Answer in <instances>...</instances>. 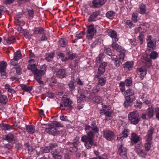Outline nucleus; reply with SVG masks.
Returning <instances> with one entry per match:
<instances>
[{
	"instance_id": "obj_58",
	"label": "nucleus",
	"mask_w": 159,
	"mask_h": 159,
	"mask_svg": "<svg viewBox=\"0 0 159 159\" xmlns=\"http://www.w3.org/2000/svg\"><path fill=\"white\" fill-rule=\"evenodd\" d=\"M125 84L127 86H130L132 84V80H126L125 81Z\"/></svg>"
},
{
	"instance_id": "obj_1",
	"label": "nucleus",
	"mask_w": 159,
	"mask_h": 159,
	"mask_svg": "<svg viewBox=\"0 0 159 159\" xmlns=\"http://www.w3.org/2000/svg\"><path fill=\"white\" fill-rule=\"evenodd\" d=\"M85 129L86 130H90L87 134L84 135L81 137V141L84 143L85 147L89 149L92 146L96 145V143L94 141L93 138L95 133H98L99 129L97 126L95 121H93L91 124V126L89 125L85 126Z\"/></svg>"
},
{
	"instance_id": "obj_15",
	"label": "nucleus",
	"mask_w": 159,
	"mask_h": 159,
	"mask_svg": "<svg viewBox=\"0 0 159 159\" xmlns=\"http://www.w3.org/2000/svg\"><path fill=\"white\" fill-rule=\"evenodd\" d=\"M106 1V0H93V6L95 7H99L100 6L103 5Z\"/></svg>"
},
{
	"instance_id": "obj_56",
	"label": "nucleus",
	"mask_w": 159,
	"mask_h": 159,
	"mask_svg": "<svg viewBox=\"0 0 159 159\" xmlns=\"http://www.w3.org/2000/svg\"><path fill=\"white\" fill-rule=\"evenodd\" d=\"M102 112L104 113V114L105 115V116L108 117L110 116L111 114L110 110H106L105 111L104 110Z\"/></svg>"
},
{
	"instance_id": "obj_2",
	"label": "nucleus",
	"mask_w": 159,
	"mask_h": 159,
	"mask_svg": "<svg viewBox=\"0 0 159 159\" xmlns=\"http://www.w3.org/2000/svg\"><path fill=\"white\" fill-rule=\"evenodd\" d=\"M104 56L103 54H100L96 58V62L97 66H99L98 68V73L99 74H102L105 71V67L107 66V63L106 62H102Z\"/></svg>"
},
{
	"instance_id": "obj_35",
	"label": "nucleus",
	"mask_w": 159,
	"mask_h": 159,
	"mask_svg": "<svg viewBox=\"0 0 159 159\" xmlns=\"http://www.w3.org/2000/svg\"><path fill=\"white\" fill-rule=\"evenodd\" d=\"M108 34L112 38L115 39V41H118V39L116 38L117 35L116 32L110 30Z\"/></svg>"
},
{
	"instance_id": "obj_40",
	"label": "nucleus",
	"mask_w": 159,
	"mask_h": 159,
	"mask_svg": "<svg viewBox=\"0 0 159 159\" xmlns=\"http://www.w3.org/2000/svg\"><path fill=\"white\" fill-rule=\"evenodd\" d=\"M137 152L140 156L142 157H145L147 154V153L144 150L140 149L138 150Z\"/></svg>"
},
{
	"instance_id": "obj_42",
	"label": "nucleus",
	"mask_w": 159,
	"mask_h": 159,
	"mask_svg": "<svg viewBox=\"0 0 159 159\" xmlns=\"http://www.w3.org/2000/svg\"><path fill=\"white\" fill-rule=\"evenodd\" d=\"M106 82V79L105 77H102L99 78L98 80V85H104Z\"/></svg>"
},
{
	"instance_id": "obj_25",
	"label": "nucleus",
	"mask_w": 159,
	"mask_h": 159,
	"mask_svg": "<svg viewBox=\"0 0 159 159\" xmlns=\"http://www.w3.org/2000/svg\"><path fill=\"white\" fill-rule=\"evenodd\" d=\"M123 94L124 96H125V97H135L134 96V91L130 89L127 90Z\"/></svg>"
},
{
	"instance_id": "obj_30",
	"label": "nucleus",
	"mask_w": 159,
	"mask_h": 159,
	"mask_svg": "<svg viewBox=\"0 0 159 159\" xmlns=\"http://www.w3.org/2000/svg\"><path fill=\"white\" fill-rule=\"evenodd\" d=\"M21 87L22 89L24 91L30 93L32 90L33 87L28 86L26 85L21 84Z\"/></svg>"
},
{
	"instance_id": "obj_34",
	"label": "nucleus",
	"mask_w": 159,
	"mask_h": 159,
	"mask_svg": "<svg viewBox=\"0 0 159 159\" xmlns=\"http://www.w3.org/2000/svg\"><path fill=\"white\" fill-rule=\"evenodd\" d=\"M7 97L4 95H1L0 96V102L2 104H6L7 102Z\"/></svg>"
},
{
	"instance_id": "obj_17",
	"label": "nucleus",
	"mask_w": 159,
	"mask_h": 159,
	"mask_svg": "<svg viewBox=\"0 0 159 159\" xmlns=\"http://www.w3.org/2000/svg\"><path fill=\"white\" fill-rule=\"evenodd\" d=\"M100 11H96L93 12L89 17L88 20L90 22L95 21L97 16L100 14Z\"/></svg>"
},
{
	"instance_id": "obj_20",
	"label": "nucleus",
	"mask_w": 159,
	"mask_h": 159,
	"mask_svg": "<svg viewBox=\"0 0 159 159\" xmlns=\"http://www.w3.org/2000/svg\"><path fill=\"white\" fill-rule=\"evenodd\" d=\"M15 38L12 36L7 39H4L3 40V43L5 44H9L12 43L15 41Z\"/></svg>"
},
{
	"instance_id": "obj_22",
	"label": "nucleus",
	"mask_w": 159,
	"mask_h": 159,
	"mask_svg": "<svg viewBox=\"0 0 159 159\" xmlns=\"http://www.w3.org/2000/svg\"><path fill=\"white\" fill-rule=\"evenodd\" d=\"M139 137L134 133H132L131 135V142L134 143H137L139 141Z\"/></svg>"
},
{
	"instance_id": "obj_31",
	"label": "nucleus",
	"mask_w": 159,
	"mask_h": 159,
	"mask_svg": "<svg viewBox=\"0 0 159 159\" xmlns=\"http://www.w3.org/2000/svg\"><path fill=\"white\" fill-rule=\"evenodd\" d=\"M67 40L64 38H61L59 40V44L61 47H65L67 44Z\"/></svg>"
},
{
	"instance_id": "obj_9",
	"label": "nucleus",
	"mask_w": 159,
	"mask_h": 159,
	"mask_svg": "<svg viewBox=\"0 0 159 159\" xmlns=\"http://www.w3.org/2000/svg\"><path fill=\"white\" fill-rule=\"evenodd\" d=\"M125 100L123 104L125 107H128L132 106L134 101L135 100V97H125Z\"/></svg>"
},
{
	"instance_id": "obj_36",
	"label": "nucleus",
	"mask_w": 159,
	"mask_h": 159,
	"mask_svg": "<svg viewBox=\"0 0 159 159\" xmlns=\"http://www.w3.org/2000/svg\"><path fill=\"white\" fill-rule=\"evenodd\" d=\"M154 110L152 108H148L147 111V115L149 117H152L154 115Z\"/></svg>"
},
{
	"instance_id": "obj_44",
	"label": "nucleus",
	"mask_w": 159,
	"mask_h": 159,
	"mask_svg": "<svg viewBox=\"0 0 159 159\" xmlns=\"http://www.w3.org/2000/svg\"><path fill=\"white\" fill-rule=\"evenodd\" d=\"M146 141L147 143L145 144V148L146 150L148 151L150 150L151 148V145L152 141Z\"/></svg>"
},
{
	"instance_id": "obj_48",
	"label": "nucleus",
	"mask_w": 159,
	"mask_h": 159,
	"mask_svg": "<svg viewBox=\"0 0 159 159\" xmlns=\"http://www.w3.org/2000/svg\"><path fill=\"white\" fill-rule=\"evenodd\" d=\"M150 56L151 58L155 59L158 56V53L156 52L153 51L150 54Z\"/></svg>"
},
{
	"instance_id": "obj_38",
	"label": "nucleus",
	"mask_w": 159,
	"mask_h": 159,
	"mask_svg": "<svg viewBox=\"0 0 159 159\" xmlns=\"http://www.w3.org/2000/svg\"><path fill=\"white\" fill-rule=\"evenodd\" d=\"M21 53L20 51H17L14 54V58L16 61H17L19 59L21 58Z\"/></svg>"
},
{
	"instance_id": "obj_63",
	"label": "nucleus",
	"mask_w": 159,
	"mask_h": 159,
	"mask_svg": "<svg viewBox=\"0 0 159 159\" xmlns=\"http://www.w3.org/2000/svg\"><path fill=\"white\" fill-rule=\"evenodd\" d=\"M126 24L130 28L134 26L133 24L130 20H127L126 22Z\"/></svg>"
},
{
	"instance_id": "obj_14",
	"label": "nucleus",
	"mask_w": 159,
	"mask_h": 159,
	"mask_svg": "<svg viewBox=\"0 0 159 159\" xmlns=\"http://www.w3.org/2000/svg\"><path fill=\"white\" fill-rule=\"evenodd\" d=\"M7 63L5 61H2L0 63V73L1 76H5L6 73L5 72Z\"/></svg>"
},
{
	"instance_id": "obj_19",
	"label": "nucleus",
	"mask_w": 159,
	"mask_h": 159,
	"mask_svg": "<svg viewBox=\"0 0 159 159\" xmlns=\"http://www.w3.org/2000/svg\"><path fill=\"white\" fill-rule=\"evenodd\" d=\"M128 132V130L125 129L123 132L119 134L117 137V139L122 140L125 138H126L128 136V134H127Z\"/></svg>"
},
{
	"instance_id": "obj_28",
	"label": "nucleus",
	"mask_w": 159,
	"mask_h": 159,
	"mask_svg": "<svg viewBox=\"0 0 159 159\" xmlns=\"http://www.w3.org/2000/svg\"><path fill=\"white\" fill-rule=\"evenodd\" d=\"M151 58L150 56L148 55L144 57V60L146 62V66L148 67H149L152 65Z\"/></svg>"
},
{
	"instance_id": "obj_13",
	"label": "nucleus",
	"mask_w": 159,
	"mask_h": 159,
	"mask_svg": "<svg viewBox=\"0 0 159 159\" xmlns=\"http://www.w3.org/2000/svg\"><path fill=\"white\" fill-rule=\"evenodd\" d=\"M104 137L107 140L110 141L114 136V133L110 130H106L103 131Z\"/></svg>"
},
{
	"instance_id": "obj_52",
	"label": "nucleus",
	"mask_w": 159,
	"mask_h": 159,
	"mask_svg": "<svg viewBox=\"0 0 159 159\" xmlns=\"http://www.w3.org/2000/svg\"><path fill=\"white\" fill-rule=\"evenodd\" d=\"M23 16V15L22 14H19L17 15L16 17H15V23H19V21H20V20L19 19V18H21V17Z\"/></svg>"
},
{
	"instance_id": "obj_53",
	"label": "nucleus",
	"mask_w": 159,
	"mask_h": 159,
	"mask_svg": "<svg viewBox=\"0 0 159 159\" xmlns=\"http://www.w3.org/2000/svg\"><path fill=\"white\" fill-rule=\"evenodd\" d=\"M100 89L99 86L98 85H96L93 88L92 91L93 93H96L99 91Z\"/></svg>"
},
{
	"instance_id": "obj_33",
	"label": "nucleus",
	"mask_w": 159,
	"mask_h": 159,
	"mask_svg": "<svg viewBox=\"0 0 159 159\" xmlns=\"http://www.w3.org/2000/svg\"><path fill=\"white\" fill-rule=\"evenodd\" d=\"M28 69L31 70L34 73L38 70L35 64H29L28 66Z\"/></svg>"
},
{
	"instance_id": "obj_41",
	"label": "nucleus",
	"mask_w": 159,
	"mask_h": 159,
	"mask_svg": "<svg viewBox=\"0 0 159 159\" xmlns=\"http://www.w3.org/2000/svg\"><path fill=\"white\" fill-rule=\"evenodd\" d=\"M24 37L26 38L29 39H31V36H32L31 34H30L29 32L26 30H25V31L22 33Z\"/></svg>"
},
{
	"instance_id": "obj_26",
	"label": "nucleus",
	"mask_w": 159,
	"mask_h": 159,
	"mask_svg": "<svg viewBox=\"0 0 159 159\" xmlns=\"http://www.w3.org/2000/svg\"><path fill=\"white\" fill-rule=\"evenodd\" d=\"M139 13L142 14H147L148 12L147 11L146 7L145 5L141 4L139 6Z\"/></svg>"
},
{
	"instance_id": "obj_8",
	"label": "nucleus",
	"mask_w": 159,
	"mask_h": 159,
	"mask_svg": "<svg viewBox=\"0 0 159 159\" xmlns=\"http://www.w3.org/2000/svg\"><path fill=\"white\" fill-rule=\"evenodd\" d=\"M43 125L47 126L45 129V131L47 133L53 135L56 134L57 133V128L54 127L51 123L50 124H43Z\"/></svg>"
},
{
	"instance_id": "obj_5",
	"label": "nucleus",
	"mask_w": 159,
	"mask_h": 159,
	"mask_svg": "<svg viewBox=\"0 0 159 159\" xmlns=\"http://www.w3.org/2000/svg\"><path fill=\"white\" fill-rule=\"evenodd\" d=\"M72 101L70 99H65L61 103L60 108L62 110H64L66 108L70 110L72 108Z\"/></svg>"
},
{
	"instance_id": "obj_16",
	"label": "nucleus",
	"mask_w": 159,
	"mask_h": 159,
	"mask_svg": "<svg viewBox=\"0 0 159 159\" xmlns=\"http://www.w3.org/2000/svg\"><path fill=\"white\" fill-rule=\"evenodd\" d=\"M111 47L113 49L120 52V53L122 52H125V49L122 48L121 46L119 45L115 42H113L112 43L111 45Z\"/></svg>"
},
{
	"instance_id": "obj_24",
	"label": "nucleus",
	"mask_w": 159,
	"mask_h": 159,
	"mask_svg": "<svg viewBox=\"0 0 159 159\" xmlns=\"http://www.w3.org/2000/svg\"><path fill=\"white\" fill-rule=\"evenodd\" d=\"M14 135L12 133H9L7 135L3 136V138L4 140H7L9 142L12 141L14 139Z\"/></svg>"
},
{
	"instance_id": "obj_61",
	"label": "nucleus",
	"mask_w": 159,
	"mask_h": 159,
	"mask_svg": "<svg viewBox=\"0 0 159 159\" xmlns=\"http://www.w3.org/2000/svg\"><path fill=\"white\" fill-rule=\"evenodd\" d=\"M15 0H5L3 1V3L6 5L10 4L13 3Z\"/></svg>"
},
{
	"instance_id": "obj_21",
	"label": "nucleus",
	"mask_w": 159,
	"mask_h": 159,
	"mask_svg": "<svg viewBox=\"0 0 159 159\" xmlns=\"http://www.w3.org/2000/svg\"><path fill=\"white\" fill-rule=\"evenodd\" d=\"M137 72L140 75V78L143 79L146 75L147 70L145 67H142L138 69Z\"/></svg>"
},
{
	"instance_id": "obj_4",
	"label": "nucleus",
	"mask_w": 159,
	"mask_h": 159,
	"mask_svg": "<svg viewBox=\"0 0 159 159\" xmlns=\"http://www.w3.org/2000/svg\"><path fill=\"white\" fill-rule=\"evenodd\" d=\"M128 119L131 123L136 125L139 123L140 117L137 111H134L129 114Z\"/></svg>"
},
{
	"instance_id": "obj_60",
	"label": "nucleus",
	"mask_w": 159,
	"mask_h": 159,
	"mask_svg": "<svg viewBox=\"0 0 159 159\" xmlns=\"http://www.w3.org/2000/svg\"><path fill=\"white\" fill-rule=\"evenodd\" d=\"M144 37V35L142 34H140L138 37V38L140 40V43L142 44L143 43V40Z\"/></svg>"
},
{
	"instance_id": "obj_23",
	"label": "nucleus",
	"mask_w": 159,
	"mask_h": 159,
	"mask_svg": "<svg viewBox=\"0 0 159 159\" xmlns=\"http://www.w3.org/2000/svg\"><path fill=\"white\" fill-rule=\"evenodd\" d=\"M51 152L55 159H61V155L57 149L53 150Z\"/></svg>"
},
{
	"instance_id": "obj_6",
	"label": "nucleus",
	"mask_w": 159,
	"mask_h": 159,
	"mask_svg": "<svg viewBox=\"0 0 159 159\" xmlns=\"http://www.w3.org/2000/svg\"><path fill=\"white\" fill-rule=\"evenodd\" d=\"M79 138L78 137H76L74 139V142L73 143L68 142V144L71 147L69 148V151L71 152H76L77 151L78 148L77 145L79 143Z\"/></svg>"
},
{
	"instance_id": "obj_50",
	"label": "nucleus",
	"mask_w": 159,
	"mask_h": 159,
	"mask_svg": "<svg viewBox=\"0 0 159 159\" xmlns=\"http://www.w3.org/2000/svg\"><path fill=\"white\" fill-rule=\"evenodd\" d=\"M58 56H59V57H61V60L63 61H66L68 60V59L67 58V57H65L64 54L62 53H59Z\"/></svg>"
},
{
	"instance_id": "obj_64",
	"label": "nucleus",
	"mask_w": 159,
	"mask_h": 159,
	"mask_svg": "<svg viewBox=\"0 0 159 159\" xmlns=\"http://www.w3.org/2000/svg\"><path fill=\"white\" fill-rule=\"evenodd\" d=\"M76 55V54L75 53L71 54L69 55L68 57L67 58L68 59V60H73L75 57Z\"/></svg>"
},
{
	"instance_id": "obj_37",
	"label": "nucleus",
	"mask_w": 159,
	"mask_h": 159,
	"mask_svg": "<svg viewBox=\"0 0 159 159\" xmlns=\"http://www.w3.org/2000/svg\"><path fill=\"white\" fill-rule=\"evenodd\" d=\"M54 53L51 52L48 54H46V55L45 59L48 61H51L54 56Z\"/></svg>"
},
{
	"instance_id": "obj_11",
	"label": "nucleus",
	"mask_w": 159,
	"mask_h": 159,
	"mask_svg": "<svg viewBox=\"0 0 159 159\" xmlns=\"http://www.w3.org/2000/svg\"><path fill=\"white\" fill-rule=\"evenodd\" d=\"M118 152L123 158H127V149L124 147L123 145L121 144L120 145L118 149Z\"/></svg>"
},
{
	"instance_id": "obj_12",
	"label": "nucleus",
	"mask_w": 159,
	"mask_h": 159,
	"mask_svg": "<svg viewBox=\"0 0 159 159\" xmlns=\"http://www.w3.org/2000/svg\"><path fill=\"white\" fill-rule=\"evenodd\" d=\"M152 38L151 36H149L148 37L147 39L148 47L153 49L156 47V41L154 39H152Z\"/></svg>"
},
{
	"instance_id": "obj_47",
	"label": "nucleus",
	"mask_w": 159,
	"mask_h": 159,
	"mask_svg": "<svg viewBox=\"0 0 159 159\" xmlns=\"http://www.w3.org/2000/svg\"><path fill=\"white\" fill-rule=\"evenodd\" d=\"M51 124L54 127L56 128H57V127H61L62 126L61 124L58 122L53 121L52 123Z\"/></svg>"
},
{
	"instance_id": "obj_45",
	"label": "nucleus",
	"mask_w": 159,
	"mask_h": 159,
	"mask_svg": "<svg viewBox=\"0 0 159 159\" xmlns=\"http://www.w3.org/2000/svg\"><path fill=\"white\" fill-rule=\"evenodd\" d=\"M92 100L95 102L99 103L101 101V98L100 96H97L94 97Z\"/></svg>"
},
{
	"instance_id": "obj_43",
	"label": "nucleus",
	"mask_w": 159,
	"mask_h": 159,
	"mask_svg": "<svg viewBox=\"0 0 159 159\" xmlns=\"http://www.w3.org/2000/svg\"><path fill=\"white\" fill-rule=\"evenodd\" d=\"M133 66V64L132 62H127L125 65L124 67L125 69H129L130 68H131Z\"/></svg>"
},
{
	"instance_id": "obj_3",
	"label": "nucleus",
	"mask_w": 159,
	"mask_h": 159,
	"mask_svg": "<svg viewBox=\"0 0 159 159\" xmlns=\"http://www.w3.org/2000/svg\"><path fill=\"white\" fill-rule=\"evenodd\" d=\"M51 70L53 72L55 75L58 78L62 79L66 77V72L65 69H58L55 67H51Z\"/></svg>"
},
{
	"instance_id": "obj_49",
	"label": "nucleus",
	"mask_w": 159,
	"mask_h": 159,
	"mask_svg": "<svg viewBox=\"0 0 159 159\" xmlns=\"http://www.w3.org/2000/svg\"><path fill=\"white\" fill-rule=\"evenodd\" d=\"M86 98V97L84 95L81 94L79 98H78L77 102H80L82 101L85 100Z\"/></svg>"
},
{
	"instance_id": "obj_29",
	"label": "nucleus",
	"mask_w": 159,
	"mask_h": 159,
	"mask_svg": "<svg viewBox=\"0 0 159 159\" xmlns=\"http://www.w3.org/2000/svg\"><path fill=\"white\" fill-rule=\"evenodd\" d=\"M44 70H37L36 72H35L34 74V77L35 78H37L38 77L42 78V76L44 74Z\"/></svg>"
},
{
	"instance_id": "obj_18",
	"label": "nucleus",
	"mask_w": 159,
	"mask_h": 159,
	"mask_svg": "<svg viewBox=\"0 0 159 159\" xmlns=\"http://www.w3.org/2000/svg\"><path fill=\"white\" fill-rule=\"evenodd\" d=\"M154 129L153 128H151L149 129L147 133V134L145 137L146 141H150L152 140V135L154 133Z\"/></svg>"
},
{
	"instance_id": "obj_7",
	"label": "nucleus",
	"mask_w": 159,
	"mask_h": 159,
	"mask_svg": "<svg viewBox=\"0 0 159 159\" xmlns=\"http://www.w3.org/2000/svg\"><path fill=\"white\" fill-rule=\"evenodd\" d=\"M87 34L86 37L88 39H92L94 34L96 32V30L94 27V25H91L89 26L87 29Z\"/></svg>"
},
{
	"instance_id": "obj_51",
	"label": "nucleus",
	"mask_w": 159,
	"mask_h": 159,
	"mask_svg": "<svg viewBox=\"0 0 159 159\" xmlns=\"http://www.w3.org/2000/svg\"><path fill=\"white\" fill-rule=\"evenodd\" d=\"M70 66L72 69L74 70H76L78 68V62L76 61H75L74 65H71Z\"/></svg>"
},
{
	"instance_id": "obj_27",
	"label": "nucleus",
	"mask_w": 159,
	"mask_h": 159,
	"mask_svg": "<svg viewBox=\"0 0 159 159\" xmlns=\"http://www.w3.org/2000/svg\"><path fill=\"white\" fill-rule=\"evenodd\" d=\"M26 129L27 132L30 134H32L35 132V128L33 125H26Z\"/></svg>"
},
{
	"instance_id": "obj_59",
	"label": "nucleus",
	"mask_w": 159,
	"mask_h": 159,
	"mask_svg": "<svg viewBox=\"0 0 159 159\" xmlns=\"http://www.w3.org/2000/svg\"><path fill=\"white\" fill-rule=\"evenodd\" d=\"M142 104V102H139L138 101L136 102L135 104L134 105V107L136 108H140L141 107V106Z\"/></svg>"
},
{
	"instance_id": "obj_39",
	"label": "nucleus",
	"mask_w": 159,
	"mask_h": 159,
	"mask_svg": "<svg viewBox=\"0 0 159 159\" xmlns=\"http://www.w3.org/2000/svg\"><path fill=\"white\" fill-rule=\"evenodd\" d=\"M115 15V12L112 11H109L106 14L107 17L111 19H112L114 17Z\"/></svg>"
},
{
	"instance_id": "obj_57",
	"label": "nucleus",
	"mask_w": 159,
	"mask_h": 159,
	"mask_svg": "<svg viewBox=\"0 0 159 159\" xmlns=\"http://www.w3.org/2000/svg\"><path fill=\"white\" fill-rule=\"evenodd\" d=\"M48 147L52 151L53 150L56 149L54 148H55L57 147V145L56 144H50Z\"/></svg>"
},
{
	"instance_id": "obj_55",
	"label": "nucleus",
	"mask_w": 159,
	"mask_h": 159,
	"mask_svg": "<svg viewBox=\"0 0 159 159\" xmlns=\"http://www.w3.org/2000/svg\"><path fill=\"white\" fill-rule=\"evenodd\" d=\"M2 128V129L9 130L11 129V126L8 125L4 124L3 125Z\"/></svg>"
},
{
	"instance_id": "obj_54",
	"label": "nucleus",
	"mask_w": 159,
	"mask_h": 159,
	"mask_svg": "<svg viewBox=\"0 0 159 159\" xmlns=\"http://www.w3.org/2000/svg\"><path fill=\"white\" fill-rule=\"evenodd\" d=\"M68 85L71 91H72L74 89L75 86L74 85V82L73 81H70Z\"/></svg>"
},
{
	"instance_id": "obj_62",
	"label": "nucleus",
	"mask_w": 159,
	"mask_h": 159,
	"mask_svg": "<svg viewBox=\"0 0 159 159\" xmlns=\"http://www.w3.org/2000/svg\"><path fill=\"white\" fill-rule=\"evenodd\" d=\"M155 111L156 112V116L157 119L159 120V107H156L155 109Z\"/></svg>"
},
{
	"instance_id": "obj_46",
	"label": "nucleus",
	"mask_w": 159,
	"mask_h": 159,
	"mask_svg": "<svg viewBox=\"0 0 159 159\" xmlns=\"http://www.w3.org/2000/svg\"><path fill=\"white\" fill-rule=\"evenodd\" d=\"M12 70L13 71L16 70L17 74L20 75L21 74V69L19 66L18 67H13Z\"/></svg>"
},
{
	"instance_id": "obj_10",
	"label": "nucleus",
	"mask_w": 159,
	"mask_h": 159,
	"mask_svg": "<svg viewBox=\"0 0 159 159\" xmlns=\"http://www.w3.org/2000/svg\"><path fill=\"white\" fill-rule=\"evenodd\" d=\"M125 56V52H123L120 53L117 58L115 61V65L116 67L120 66L124 61V57Z\"/></svg>"
},
{
	"instance_id": "obj_32",
	"label": "nucleus",
	"mask_w": 159,
	"mask_h": 159,
	"mask_svg": "<svg viewBox=\"0 0 159 159\" xmlns=\"http://www.w3.org/2000/svg\"><path fill=\"white\" fill-rule=\"evenodd\" d=\"M34 33L35 34H43V30L41 27H35L34 29Z\"/></svg>"
}]
</instances>
